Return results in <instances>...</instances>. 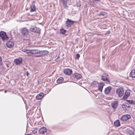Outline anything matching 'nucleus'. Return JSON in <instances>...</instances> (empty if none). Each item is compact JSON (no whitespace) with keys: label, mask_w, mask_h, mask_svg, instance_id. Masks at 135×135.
Masks as SVG:
<instances>
[{"label":"nucleus","mask_w":135,"mask_h":135,"mask_svg":"<svg viewBox=\"0 0 135 135\" xmlns=\"http://www.w3.org/2000/svg\"><path fill=\"white\" fill-rule=\"evenodd\" d=\"M77 7H80L81 6V4H78V5H77Z\"/></svg>","instance_id":"nucleus-39"},{"label":"nucleus","mask_w":135,"mask_h":135,"mask_svg":"<svg viewBox=\"0 0 135 135\" xmlns=\"http://www.w3.org/2000/svg\"><path fill=\"white\" fill-rule=\"evenodd\" d=\"M44 93H40L37 95L36 97V98L38 100L41 99L44 96Z\"/></svg>","instance_id":"nucleus-19"},{"label":"nucleus","mask_w":135,"mask_h":135,"mask_svg":"<svg viewBox=\"0 0 135 135\" xmlns=\"http://www.w3.org/2000/svg\"><path fill=\"white\" fill-rule=\"evenodd\" d=\"M64 73L68 75H70L72 73V70L69 69H65L64 71Z\"/></svg>","instance_id":"nucleus-11"},{"label":"nucleus","mask_w":135,"mask_h":135,"mask_svg":"<svg viewBox=\"0 0 135 135\" xmlns=\"http://www.w3.org/2000/svg\"><path fill=\"white\" fill-rule=\"evenodd\" d=\"M130 95V93L129 92H128L127 91H126L123 97V99L124 100L125 99Z\"/></svg>","instance_id":"nucleus-22"},{"label":"nucleus","mask_w":135,"mask_h":135,"mask_svg":"<svg viewBox=\"0 0 135 135\" xmlns=\"http://www.w3.org/2000/svg\"><path fill=\"white\" fill-rule=\"evenodd\" d=\"M131 118V116L129 115H126L122 116L120 118V120L125 121L130 119Z\"/></svg>","instance_id":"nucleus-8"},{"label":"nucleus","mask_w":135,"mask_h":135,"mask_svg":"<svg viewBox=\"0 0 135 135\" xmlns=\"http://www.w3.org/2000/svg\"><path fill=\"white\" fill-rule=\"evenodd\" d=\"M30 75V74L29 73H28V71L26 73V75L27 76H28L29 75Z\"/></svg>","instance_id":"nucleus-38"},{"label":"nucleus","mask_w":135,"mask_h":135,"mask_svg":"<svg viewBox=\"0 0 135 135\" xmlns=\"http://www.w3.org/2000/svg\"><path fill=\"white\" fill-rule=\"evenodd\" d=\"M22 59L21 58H20L15 59L14 60V62L16 65H19L22 63Z\"/></svg>","instance_id":"nucleus-7"},{"label":"nucleus","mask_w":135,"mask_h":135,"mask_svg":"<svg viewBox=\"0 0 135 135\" xmlns=\"http://www.w3.org/2000/svg\"><path fill=\"white\" fill-rule=\"evenodd\" d=\"M110 32L109 31H107L106 32V33H105V34H109L110 33Z\"/></svg>","instance_id":"nucleus-37"},{"label":"nucleus","mask_w":135,"mask_h":135,"mask_svg":"<svg viewBox=\"0 0 135 135\" xmlns=\"http://www.w3.org/2000/svg\"><path fill=\"white\" fill-rule=\"evenodd\" d=\"M0 36L3 41L7 40L8 39V37L6 35V33L3 31L0 32Z\"/></svg>","instance_id":"nucleus-3"},{"label":"nucleus","mask_w":135,"mask_h":135,"mask_svg":"<svg viewBox=\"0 0 135 135\" xmlns=\"http://www.w3.org/2000/svg\"><path fill=\"white\" fill-rule=\"evenodd\" d=\"M21 33L23 36H26L28 34V30L26 28H24L21 30Z\"/></svg>","instance_id":"nucleus-6"},{"label":"nucleus","mask_w":135,"mask_h":135,"mask_svg":"<svg viewBox=\"0 0 135 135\" xmlns=\"http://www.w3.org/2000/svg\"><path fill=\"white\" fill-rule=\"evenodd\" d=\"M26 135H32L30 134H27Z\"/></svg>","instance_id":"nucleus-40"},{"label":"nucleus","mask_w":135,"mask_h":135,"mask_svg":"<svg viewBox=\"0 0 135 135\" xmlns=\"http://www.w3.org/2000/svg\"><path fill=\"white\" fill-rule=\"evenodd\" d=\"M47 131V129L45 127H43L39 129L38 132L41 134H44Z\"/></svg>","instance_id":"nucleus-10"},{"label":"nucleus","mask_w":135,"mask_h":135,"mask_svg":"<svg viewBox=\"0 0 135 135\" xmlns=\"http://www.w3.org/2000/svg\"><path fill=\"white\" fill-rule=\"evenodd\" d=\"M73 77L74 78L77 79H80L81 78L82 75L76 73L73 75Z\"/></svg>","instance_id":"nucleus-16"},{"label":"nucleus","mask_w":135,"mask_h":135,"mask_svg":"<svg viewBox=\"0 0 135 135\" xmlns=\"http://www.w3.org/2000/svg\"><path fill=\"white\" fill-rule=\"evenodd\" d=\"M59 57H58L56 59V62H58L59 61H60V60L59 59ZM59 59H60V58H59Z\"/></svg>","instance_id":"nucleus-36"},{"label":"nucleus","mask_w":135,"mask_h":135,"mask_svg":"<svg viewBox=\"0 0 135 135\" xmlns=\"http://www.w3.org/2000/svg\"><path fill=\"white\" fill-rule=\"evenodd\" d=\"M2 64V58L1 57H0V65H1Z\"/></svg>","instance_id":"nucleus-35"},{"label":"nucleus","mask_w":135,"mask_h":135,"mask_svg":"<svg viewBox=\"0 0 135 135\" xmlns=\"http://www.w3.org/2000/svg\"><path fill=\"white\" fill-rule=\"evenodd\" d=\"M120 123L118 120H116L114 122V125L116 127H118L120 125Z\"/></svg>","instance_id":"nucleus-26"},{"label":"nucleus","mask_w":135,"mask_h":135,"mask_svg":"<svg viewBox=\"0 0 135 135\" xmlns=\"http://www.w3.org/2000/svg\"><path fill=\"white\" fill-rule=\"evenodd\" d=\"M37 129H34L33 130H32V133L33 134H35L36 133H37Z\"/></svg>","instance_id":"nucleus-33"},{"label":"nucleus","mask_w":135,"mask_h":135,"mask_svg":"<svg viewBox=\"0 0 135 135\" xmlns=\"http://www.w3.org/2000/svg\"><path fill=\"white\" fill-rule=\"evenodd\" d=\"M99 84L98 83H97V82H94L92 83L91 84V85L93 87H96L98 86L99 85Z\"/></svg>","instance_id":"nucleus-27"},{"label":"nucleus","mask_w":135,"mask_h":135,"mask_svg":"<svg viewBox=\"0 0 135 135\" xmlns=\"http://www.w3.org/2000/svg\"><path fill=\"white\" fill-rule=\"evenodd\" d=\"M49 53L48 51L46 50H44L40 51V50L39 55L37 56H42L47 55Z\"/></svg>","instance_id":"nucleus-9"},{"label":"nucleus","mask_w":135,"mask_h":135,"mask_svg":"<svg viewBox=\"0 0 135 135\" xmlns=\"http://www.w3.org/2000/svg\"><path fill=\"white\" fill-rule=\"evenodd\" d=\"M36 10V8L35 5L34 4H32L30 7V11L31 12L35 11Z\"/></svg>","instance_id":"nucleus-20"},{"label":"nucleus","mask_w":135,"mask_h":135,"mask_svg":"<svg viewBox=\"0 0 135 135\" xmlns=\"http://www.w3.org/2000/svg\"><path fill=\"white\" fill-rule=\"evenodd\" d=\"M109 77V76L107 74L104 73L102 76V80L103 81H106L107 83H109L110 81L108 78Z\"/></svg>","instance_id":"nucleus-4"},{"label":"nucleus","mask_w":135,"mask_h":135,"mask_svg":"<svg viewBox=\"0 0 135 135\" xmlns=\"http://www.w3.org/2000/svg\"><path fill=\"white\" fill-rule=\"evenodd\" d=\"M116 93L119 97H121L123 95L124 91L123 88L120 87L116 89Z\"/></svg>","instance_id":"nucleus-2"},{"label":"nucleus","mask_w":135,"mask_h":135,"mask_svg":"<svg viewBox=\"0 0 135 135\" xmlns=\"http://www.w3.org/2000/svg\"><path fill=\"white\" fill-rule=\"evenodd\" d=\"M4 64L8 68L10 64V62H9L7 61H5L4 62Z\"/></svg>","instance_id":"nucleus-30"},{"label":"nucleus","mask_w":135,"mask_h":135,"mask_svg":"<svg viewBox=\"0 0 135 135\" xmlns=\"http://www.w3.org/2000/svg\"><path fill=\"white\" fill-rule=\"evenodd\" d=\"M118 102L117 101H114L112 103V107L114 109H115L118 106Z\"/></svg>","instance_id":"nucleus-15"},{"label":"nucleus","mask_w":135,"mask_h":135,"mask_svg":"<svg viewBox=\"0 0 135 135\" xmlns=\"http://www.w3.org/2000/svg\"><path fill=\"white\" fill-rule=\"evenodd\" d=\"M7 90H5V91H4V93H6V92H7Z\"/></svg>","instance_id":"nucleus-41"},{"label":"nucleus","mask_w":135,"mask_h":135,"mask_svg":"<svg viewBox=\"0 0 135 135\" xmlns=\"http://www.w3.org/2000/svg\"><path fill=\"white\" fill-rule=\"evenodd\" d=\"M32 52V55L33 54H37L38 55H39L40 50H31Z\"/></svg>","instance_id":"nucleus-18"},{"label":"nucleus","mask_w":135,"mask_h":135,"mask_svg":"<svg viewBox=\"0 0 135 135\" xmlns=\"http://www.w3.org/2000/svg\"><path fill=\"white\" fill-rule=\"evenodd\" d=\"M97 16H101L104 18L106 16V14L105 12H100L99 13H98L97 14Z\"/></svg>","instance_id":"nucleus-21"},{"label":"nucleus","mask_w":135,"mask_h":135,"mask_svg":"<svg viewBox=\"0 0 135 135\" xmlns=\"http://www.w3.org/2000/svg\"><path fill=\"white\" fill-rule=\"evenodd\" d=\"M129 76L132 78L135 77V70H133L131 71L130 74Z\"/></svg>","instance_id":"nucleus-23"},{"label":"nucleus","mask_w":135,"mask_h":135,"mask_svg":"<svg viewBox=\"0 0 135 135\" xmlns=\"http://www.w3.org/2000/svg\"><path fill=\"white\" fill-rule=\"evenodd\" d=\"M104 85L102 83H100L99 85L98 86V90L100 92H102V89L104 86Z\"/></svg>","instance_id":"nucleus-24"},{"label":"nucleus","mask_w":135,"mask_h":135,"mask_svg":"<svg viewBox=\"0 0 135 135\" xmlns=\"http://www.w3.org/2000/svg\"><path fill=\"white\" fill-rule=\"evenodd\" d=\"M22 51L26 53L28 56H32V52L31 50L26 49H23L22 50Z\"/></svg>","instance_id":"nucleus-13"},{"label":"nucleus","mask_w":135,"mask_h":135,"mask_svg":"<svg viewBox=\"0 0 135 135\" xmlns=\"http://www.w3.org/2000/svg\"><path fill=\"white\" fill-rule=\"evenodd\" d=\"M132 116L135 119V111L133 112Z\"/></svg>","instance_id":"nucleus-34"},{"label":"nucleus","mask_w":135,"mask_h":135,"mask_svg":"<svg viewBox=\"0 0 135 135\" xmlns=\"http://www.w3.org/2000/svg\"><path fill=\"white\" fill-rule=\"evenodd\" d=\"M80 57V55L78 54H76L75 59H78Z\"/></svg>","instance_id":"nucleus-32"},{"label":"nucleus","mask_w":135,"mask_h":135,"mask_svg":"<svg viewBox=\"0 0 135 135\" xmlns=\"http://www.w3.org/2000/svg\"><path fill=\"white\" fill-rule=\"evenodd\" d=\"M67 32V31L66 30L64 29L63 28H62L60 29V33L62 34H64Z\"/></svg>","instance_id":"nucleus-29"},{"label":"nucleus","mask_w":135,"mask_h":135,"mask_svg":"<svg viewBox=\"0 0 135 135\" xmlns=\"http://www.w3.org/2000/svg\"><path fill=\"white\" fill-rule=\"evenodd\" d=\"M62 2L64 8H68L67 5L68 2L69 0H60Z\"/></svg>","instance_id":"nucleus-12"},{"label":"nucleus","mask_w":135,"mask_h":135,"mask_svg":"<svg viewBox=\"0 0 135 135\" xmlns=\"http://www.w3.org/2000/svg\"><path fill=\"white\" fill-rule=\"evenodd\" d=\"M129 104H122V108L124 109H126L127 108L130 107V106L129 105Z\"/></svg>","instance_id":"nucleus-28"},{"label":"nucleus","mask_w":135,"mask_h":135,"mask_svg":"<svg viewBox=\"0 0 135 135\" xmlns=\"http://www.w3.org/2000/svg\"><path fill=\"white\" fill-rule=\"evenodd\" d=\"M7 46L9 48H12L14 46V44L13 42L9 41L6 44Z\"/></svg>","instance_id":"nucleus-14"},{"label":"nucleus","mask_w":135,"mask_h":135,"mask_svg":"<svg viewBox=\"0 0 135 135\" xmlns=\"http://www.w3.org/2000/svg\"><path fill=\"white\" fill-rule=\"evenodd\" d=\"M112 89V88L111 86H108L104 90L105 93L106 94H108Z\"/></svg>","instance_id":"nucleus-17"},{"label":"nucleus","mask_w":135,"mask_h":135,"mask_svg":"<svg viewBox=\"0 0 135 135\" xmlns=\"http://www.w3.org/2000/svg\"><path fill=\"white\" fill-rule=\"evenodd\" d=\"M64 80V79L62 77H60L57 79V83L58 84L62 82Z\"/></svg>","instance_id":"nucleus-25"},{"label":"nucleus","mask_w":135,"mask_h":135,"mask_svg":"<svg viewBox=\"0 0 135 135\" xmlns=\"http://www.w3.org/2000/svg\"><path fill=\"white\" fill-rule=\"evenodd\" d=\"M128 102L130 104H134V101L133 100H128Z\"/></svg>","instance_id":"nucleus-31"},{"label":"nucleus","mask_w":135,"mask_h":135,"mask_svg":"<svg viewBox=\"0 0 135 135\" xmlns=\"http://www.w3.org/2000/svg\"><path fill=\"white\" fill-rule=\"evenodd\" d=\"M30 31L32 32L40 33L41 31L40 29L35 26H32L30 27Z\"/></svg>","instance_id":"nucleus-1"},{"label":"nucleus","mask_w":135,"mask_h":135,"mask_svg":"<svg viewBox=\"0 0 135 135\" xmlns=\"http://www.w3.org/2000/svg\"><path fill=\"white\" fill-rule=\"evenodd\" d=\"M76 22V21H74L69 19H68L66 22L65 24L66 27H70L74 23Z\"/></svg>","instance_id":"nucleus-5"}]
</instances>
